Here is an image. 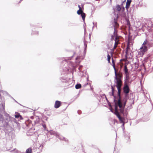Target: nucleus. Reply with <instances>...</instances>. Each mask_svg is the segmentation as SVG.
Wrapping results in <instances>:
<instances>
[{"label":"nucleus","mask_w":153,"mask_h":153,"mask_svg":"<svg viewBox=\"0 0 153 153\" xmlns=\"http://www.w3.org/2000/svg\"><path fill=\"white\" fill-rule=\"evenodd\" d=\"M122 85V84H116V86L118 90V103L119 105L120 108V112L121 114H123L125 107H123V100H121L120 96L121 91V87Z\"/></svg>","instance_id":"f257e3e1"},{"label":"nucleus","mask_w":153,"mask_h":153,"mask_svg":"<svg viewBox=\"0 0 153 153\" xmlns=\"http://www.w3.org/2000/svg\"><path fill=\"white\" fill-rule=\"evenodd\" d=\"M130 89L128 84L126 82H124V85L123 88V91L125 94V97L123 100V107H125L127 100L128 98V93L129 92Z\"/></svg>","instance_id":"f03ea898"},{"label":"nucleus","mask_w":153,"mask_h":153,"mask_svg":"<svg viewBox=\"0 0 153 153\" xmlns=\"http://www.w3.org/2000/svg\"><path fill=\"white\" fill-rule=\"evenodd\" d=\"M49 132L51 134L56 136L57 138H58L60 140H64L65 141H68V140L65 139L64 137L62 136L57 132H55L52 130L50 131H49Z\"/></svg>","instance_id":"7ed1b4c3"},{"label":"nucleus","mask_w":153,"mask_h":153,"mask_svg":"<svg viewBox=\"0 0 153 153\" xmlns=\"http://www.w3.org/2000/svg\"><path fill=\"white\" fill-rule=\"evenodd\" d=\"M115 74V77L114 79L116 80L115 82L116 84H122L121 78L122 77V75L120 73L117 74L116 71L114 72Z\"/></svg>","instance_id":"20e7f679"},{"label":"nucleus","mask_w":153,"mask_h":153,"mask_svg":"<svg viewBox=\"0 0 153 153\" xmlns=\"http://www.w3.org/2000/svg\"><path fill=\"white\" fill-rule=\"evenodd\" d=\"M114 32L113 34L111 36V40H117L118 39L119 37L117 36V33L116 32V30L115 27L114 28Z\"/></svg>","instance_id":"39448f33"},{"label":"nucleus","mask_w":153,"mask_h":153,"mask_svg":"<svg viewBox=\"0 0 153 153\" xmlns=\"http://www.w3.org/2000/svg\"><path fill=\"white\" fill-rule=\"evenodd\" d=\"M77 13L79 15H81L82 20L84 21L85 17V14L83 13L82 10H79L77 11Z\"/></svg>","instance_id":"423d86ee"},{"label":"nucleus","mask_w":153,"mask_h":153,"mask_svg":"<svg viewBox=\"0 0 153 153\" xmlns=\"http://www.w3.org/2000/svg\"><path fill=\"white\" fill-rule=\"evenodd\" d=\"M114 101L115 103V112H119L118 111V107L119 106L120 107L118 103V100H117L116 99H115V98H114Z\"/></svg>","instance_id":"0eeeda50"},{"label":"nucleus","mask_w":153,"mask_h":153,"mask_svg":"<svg viewBox=\"0 0 153 153\" xmlns=\"http://www.w3.org/2000/svg\"><path fill=\"white\" fill-rule=\"evenodd\" d=\"M61 105V102L57 100L55 102L54 107L55 108H58L60 107Z\"/></svg>","instance_id":"6e6552de"},{"label":"nucleus","mask_w":153,"mask_h":153,"mask_svg":"<svg viewBox=\"0 0 153 153\" xmlns=\"http://www.w3.org/2000/svg\"><path fill=\"white\" fill-rule=\"evenodd\" d=\"M131 1V0H127L126 6V9L128 10V9Z\"/></svg>","instance_id":"1a4fd4ad"},{"label":"nucleus","mask_w":153,"mask_h":153,"mask_svg":"<svg viewBox=\"0 0 153 153\" xmlns=\"http://www.w3.org/2000/svg\"><path fill=\"white\" fill-rule=\"evenodd\" d=\"M125 82H126L127 84L129 82V74H125Z\"/></svg>","instance_id":"9d476101"},{"label":"nucleus","mask_w":153,"mask_h":153,"mask_svg":"<svg viewBox=\"0 0 153 153\" xmlns=\"http://www.w3.org/2000/svg\"><path fill=\"white\" fill-rule=\"evenodd\" d=\"M123 71L124 72L125 74H129L128 72V70L127 68V66L125 65L124 66Z\"/></svg>","instance_id":"9b49d317"},{"label":"nucleus","mask_w":153,"mask_h":153,"mask_svg":"<svg viewBox=\"0 0 153 153\" xmlns=\"http://www.w3.org/2000/svg\"><path fill=\"white\" fill-rule=\"evenodd\" d=\"M146 25L149 28H151L152 26V22L150 21H148L146 23Z\"/></svg>","instance_id":"f8f14e48"},{"label":"nucleus","mask_w":153,"mask_h":153,"mask_svg":"<svg viewBox=\"0 0 153 153\" xmlns=\"http://www.w3.org/2000/svg\"><path fill=\"white\" fill-rule=\"evenodd\" d=\"M8 119L9 120V121H10L11 122H13L15 123H16V120L15 119V118L11 116L9 117V118Z\"/></svg>","instance_id":"ddd939ff"},{"label":"nucleus","mask_w":153,"mask_h":153,"mask_svg":"<svg viewBox=\"0 0 153 153\" xmlns=\"http://www.w3.org/2000/svg\"><path fill=\"white\" fill-rule=\"evenodd\" d=\"M80 57L79 56H78L76 58V63L79 64L80 63V61H81L80 60Z\"/></svg>","instance_id":"4468645a"},{"label":"nucleus","mask_w":153,"mask_h":153,"mask_svg":"<svg viewBox=\"0 0 153 153\" xmlns=\"http://www.w3.org/2000/svg\"><path fill=\"white\" fill-rule=\"evenodd\" d=\"M114 27H117L118 26V24L117 23V21L115 19H114Z\"/></svg>","instance_id":"2eb2a0df"},{"label":"nucleus","mask_w":153,"mask_h":153,"mask_svg":"<svg viewBox=\"0 0 153 153\" xmlns=\"http://www.w3.org/2000/svg\"><path fill=\"white\" fill-rule=\"evenodd\" d=\"M81 87V85L80 84H77L75 85V88L76 89H78L80 88Z\"/></svg>","instance_id":"dca6fc26"},{"label":"nucleus","mask_w":153,"mask_h":153,"mask_svg":"<svg viewBox=\"0 0 153 153\" xmlns=\"http://www.w3.org/2000/svg\"><path fill=\"white\" fill-rule=\"evenodd\" d=\"M116 8L117 10L119 11H120L121 10V7L119 5H117L116 7Z\"/></svg>","instance_id":"f3484780"},{"label":"nucleus","mask_w":153,"mask_h":153,"mask_svg":"<svg viewBox=\"0 0 153 153\" xmlns=\"http://www.w3.org/2000/svg\"><path fill=\"white\" fill-rule=\"evenodd\" d=\"M32 149L31 148H29L26 150L25 153H32Z\"/></svg>","instance_id":"a211bd4d"},{"label":"nucleus","mask_w":153,"mask_h":153,"mask_svg":"<svg viewBox=\"0 0 153 153\" xmlns=\"http://www.w3.org/2000/svg\"><path fill=\"white\" fill-rule=\"evenodd\" d=\"M109 94L110 96H113L114 97V98L116 99V97L114 95V93L112 92H110L109 93Z\"/></svg>","instance_id":"6ab92c4d"},{"label":"nucleus","mask_w":153,"mask_h":153,"mask_svg":"<svg viewBox=\"0 0 153 153\" xmlns=\"http://www.w3.org/2000/svg\"><path fill=\"white\" fill-rule=\"evenodd\" d=\"M115 114L118 118L121 117L119 112L115 113Z\"/></svg>","instance_id":"aec40b11"},{"label":"nucleus","mask_w":153,"mask_h":153,"mask_svg":"<svg viewBox=\"0 0 153 153\" xmlns=\"http://www.w3.org/2000/svg\"><path fill=\"white\" fill-rule=\"evenodd\" d=\"M107 57H108L107 58L108 60V62H110V59H111V57L109 54H108Z\"/></svg>","instance_id":"412c9836"},{"label":"nucleus","mask_w":153,"mask_h":153,"mask_svg":"<svg viewBox=\"0 0 153 153\" xmlns=\"http://www.w3.org/2000/svg\"><path fill=\"white\" fill-rule=\"evenodd\" d=\"M119 120L121 122V123H123V125L124 126V123H123V119L121 117H119Z\"/></svg>","instance_id":"4be33fe9"},{"label":"nucleus","mask_w":153,"mask_h":153,"mask_svg":"<svg viewBox=\"0 0 153 153\" xmlns=\"http://www.w3.org/2000/svg\"><path fill=\"white\" fill-rule=\"evenodd\" d=\"M112 63H113V67L114 68V72L115 71H116V68H115V64L114 63V62H113V60H112Z\"/></svg>","instance_id":"5701e85b"},{"label":"nucleus","mask_w":153,"mask_h":153,"mask_svg":"<svg viewBox=\"0 0 153 153\" xmlns=\"http://www.w3.org/2000/svg\"><path fill=\"white\" fill-rule=\"evenodd\" d=\"M115 41L114 45H117L118 43V39L114 40Z\"/></svg>","instance_id":"b1692460"},{"label":"nucleus","mask_w":153,"mask_h":153,"mask_svg":"<svg viewBox=\"0 0 153 153\" xmlns=\"http://www.w3.org/2000/svg\"><path fill=\"white\" fill-rule=\"evenodd\" d=\"M1 105L2 107V108H3V109H5V105H4V103H1Z\"/></svg>","instance_id":"393cba45"},{"label":"nucleus","mask_w":153,"mask_h":153,"mask_svg":"<svg viewBox=\"0 0 153 153\" xmlns=\"http://www.w3.org/2000/svg\"><path fill=\"white\" fill-rule=\"evenodd\" d=\"M5 116L6 117H8L7 119H9V117H10V116L7 113H5Z\"/></svg>","instance_id":"a878e982"},{"label":"nucleus","mask_w":153,"mask_h":153,"mask_svg":"<svg viewBox=\"0 0 153 153\" xmlns=\"http://www.w3.org/2000/svg\"><path fill=\"white\" fill-rule=\"evenodd\" d=\"M42 126L44 128L45 130L46 128V125L45 124H42Z\"/></svg>","instance_id":"bb28decb"},{"label":"nucleus","mask_w":153,"mask_h":153,"mask_svg":"<svg viewBox=\"0 0 153 153\" xmlns=\"http://www.w3.org/2000/svg\"><path fill=\"white\" fill-rule=\"evenodd\" d=\"M19 116H20V115L19 114L15 115V118H18Z\"/></svg>","instance_id":"cd10ccee"},{"label":"nucleus","mask_w":153,"mask_h":153,"mask_svg":"<svg viewBox=\"0 0 153 153\" xmlns=\"http://www.w3.org/2000/svg\"><path fill=\"white\" fill-rule=\"evenodd\" d=\"M82 65H80L79 66V68H78V69L80 71H81V69L82 68Z\"/></svg>","instance_id":"c85d7f7f"},{"label":"nucleus","mask_w":153,"mask_h":153,"mask_svg":"<svg viewBox=\"0 0 153 153\" xmlns=\"http://www.w3.org/2000/svg\"><path fill=\"white\" fill-rule=\"evenodd\" d=\"M111 90H112V92H112L113 93H114V88L113 87V86H111Z\"/></svg>","instance_id":"c756f323"},{"label":"nucleus","mask_w":153,"mask_h":153,"mask_svg":"<svg viewBox=\"0 0 153 153\" xmlns=\"http://www.w3.org/2000/svg\"><path fill=\"white\" fill-rule=\"evenodd\" d=\"M130 10L131 11L132 10V11L133 12L134 10V7H131L130 8Z\"/></svg>","instance_id":"7c9ffc66"},{"label":"nucleus","mask_w":153,"mask_h":153,"mask_svg":"<svg viewBox=\"0 0 153 153\" xmlns=\"http://www.w3.org/2000/svg\"><path fill=\"white\" fill-rule=\"evenodd\" d=\"M117 47V45H114V48H113V49L114 50Z\"/></svg>","instance_id":"2f4dec72"},{"label":"nucleus","mask_w":153,"mask_h":153,"mask_svg":"<svg viewBox=\"0 0 153 153\" xmlns=\"http://www.w3.org/2000/svg\"><path fill=\"white\" fill-rule=\"evenodd\" d=\"M78 7L79 8V10H82L81 7L79 5H78Z\"/></svg>","instance_id":"473e14b6"},{"label":"nucleus","mask_w":153,"mask_h":153,"mask_svg":"<svg viewBox=\"0 0 153 153\" xmlns=\"http://www.w3.org/2000/svg\"><path fill=\"white\" fill-rule=\"evenodd\" d=\"M97 22H96L95 23V27H96L97 28Z\"/></svg>","instance_id":"72a5a7b5"},{"label":"nucleus","mask_w":153,"mask_h":153,"mask_svg":"<svg viewBox=\"0 0 153 153\" xmlns=\"http://www.w3.org/2000/svg\"><path fill=\"white\" fill-rule=\"evenodd\" d=\"M127 25L129 26L130 25V24L129 22H127Z\"/></svg>","instance_id":"f704fd0d"},{"label":"nucleus","mask_w":153,"mask_h":153,"mask_svg":"<svg viewBox=\"0 0 153 153\" xmlns=\"http://www.w3.org/2000/svg\"><path fill=\"white\" fill-rule=\"evenodd\" d=\"M35 124H37V123H38V121H35Z\"/></svg>","instance_id":"c9c22d12"},{"label":"nucleus","mask_w":153,"mask_h":153,"mask_svg":"<svg viewBox=\"0 0 153 153\" xmlns=\"http://www.w3.org/2000/svg\"><path fill=\"white\" fill-rule=\"evenodd\" d=\"M110 110V111H111V112H113V110H112L111 109Z\"/></svg>","instance_id":"e433bc0d"},{"label":"nucleus","mask_w":153,"mask_h":153,"mask_svg":"<svg viewBox=\"0 0 153 153\" xmlns=\"http://www.w3.org/2000/svg\"><path fill=\"white\" fill-rule=\"evenodd\" d=\"M84 45L85 46V48H86L87 47V45L86 44H85Z\"/></svg>","instance_id":"4c0bfd02"},{"label":"nucleus","mask_w":153,"mask_h":153,"mask_svg":"<svg viewBox=\"0 0 153 153\" xmlns=\"http://www.w3.org/2000/svg\"><path fill=\"white\" fill-rule=\"evenodd\" d=\"M93 25H95V24L94 22H93Z\"/></svg>","instance_id":"58836bf2"},{"label":"nucleus","mask_w":153,"mask_h":153,"mask_svg":"<svg viewBox=\"0 0 153 153\" xmlns=\"http://www.w3.org/2000/svg\"><path fill=\"white\" fill-rule=\"evenodd\" d=\"M84 30L85 31L86 30V29H85V28L84 25Z\"/></svg>","instance_id":"ea45409f"},{"label":"nucleus","mask_w":153,"mask_h":153,"mask_svg":"<svg viewBox=\"0 0 153 153\" xmlns=\"http://www.w3.org/2000/svg\"><path fill=\"white\" fill-rule=\"evenodd\" d=\"M95 26V25H93V27H92V29H93V28Z\"/></svg>","instance_id":"a19ab883"},{"label":"nucleus","mask_w":153,"mask_h":153,"mask_svg":"<svg viewBox=\"0 0 153 153\" xmlns=\"http://www.w3.org/2000/svg\"><path fill=\"white\" fill-rule=\"evenodd\" d=\"M78 113L79 114H80V113H79V111H78Z\"/></svg>","instance_id":"79ce46f5"},{"label":"nucleus","mask_w":153,"mask_h":153,"mask_svg":"<svg viewBox=\"0 0 153 153\" xmlns=\"http://www.w3.org/2000/svg\"><path fill=\"white\" fill-rule=\"evenodd\" d=\"M128 139H129V137H128Z\"/></svg>","instance_id":"37998d69"},{"label":"nucleus","mask_w":153,"mask_h":153,"mask_svg":"<svg viewBox=\"0 0 153 153\" xmlns=\"http://www.w3.org/2000/svg\"><path fill=\"white\" fill-rule=\"evenodd\" d=\"M22 0H20V1H22Z\"/></svg>","instance_id":"c03bdc74"},{"label":"nucleus","mask_w":153,"mask_h":153,"mask_svg":"<svg viewBox=\"0 0 153 153\" xmlns=\"http://www.w3.org/2000/svg\"><path fill=\"white\" fill-rule=\"evenodd\" d=\"M37 33H38V32H37Z\"/></svg>","instance_id":"a18cd8bd"}]
</instances>
